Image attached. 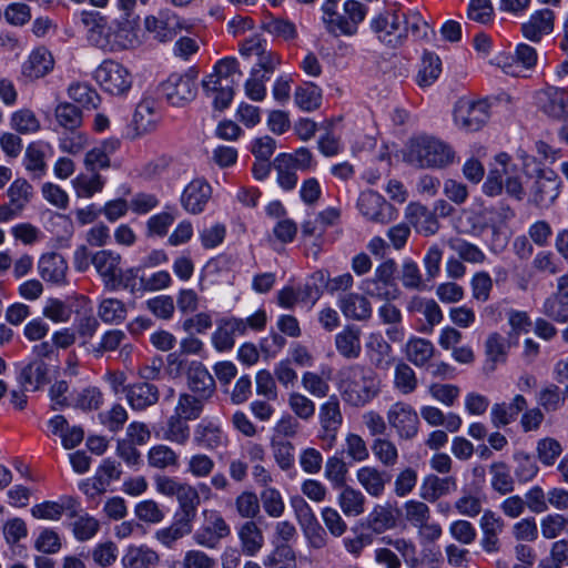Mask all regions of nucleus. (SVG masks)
I'll use <instances>...</instances> for the list:
<instances>
[{"mask_svg":"<svg viewBox=\"0 0 568 568\" xmlns=\"http://www.w3.org/2000/svg\"><path fill=\"white\" fill-rule=\"evenodd\" d=\"M369 29L383 45L397 49L412 34L415 39L427 37L429 26L416 11L405 10L399 2H386L369 20Z\"/></svg>","mask_w":568,"mask_h":568,"instance_id":"1","label":"nucleus"},{"mask_svg":"<svg viewBox=\"0 0 568 568\" xmlns=\"http://www.w3.org/2000/svg\"><path fill=\"white\" fill-rule=\"evenodd\" d=\"M379 384L376 373L361 364L349 365L339 372L342 399L353 407H363L374 399L381 390Z\"/></svg>","mask_w":568,"mask_h":568,"instance_id":"2","label":"nucleus"},{"mask_svg":"<svg viewBox=\"0 0 568 568\" xmlns=\"http://www.w3.org/2000/svg\"><path fill=\"white\" fill-rule=\"evenodd\" d=\"M455 153L446 143L430 136L413 139L407 160L419 168H443L454 161Z\"/></svg>","mask_w":568,"mask_h":568,"instance_id":"3","label":"nucleus"},{"mask_svg":"<svg viewBox=\"0 0 568 568\" xmlns=\"http://www.w3.org/2000/svg\"><path fill=\"white\" fill-rule=\"evenodd\" d=\"M495 160L497 166L489 171L483 185L484 192L489 196H495L500 194L505 187L507 194L521 200L525 191L520 179L513 175L514 168L510 165V156L507 153H499Z\"/></svg>","mask_w":568,"mask_h":568,"instance_id":"4","label":"nucleus"},{"mask_svg":"<svg viewBox=\"0 0 568 568\" xmlns=\"http://www.w3.org/2000/svg\"><path fill=\"white\" fill-rule=\"evenodd\" d=\"M94 79L104 92L114 97L126 95L133 84L130 70L113 60H104L95 69Z\"/></svg>","mask_w":568,"mask_h":568,"instance_id":"5","label":"nucleus"},{"mask_svg":"<svg viewBox=\"0 0 568 568\" xmlns=\"http://www.w3.org/2000/svg\"><path fill=\"white\" fill-rule=\"evenodd\" d=\"M344 14L337 11L333 17L324 22V27L328 33L334 37L355 36L358 26L365 20L368 8L357 0H346L343 4Z\"/></svg>","mask_w":568,"mask_h":568,"instance_id":"6","label":"nucleus"},{"mask_svg":"<svg viewBox=\"0 0 568 568\" xmlns=\"http://www.w3.org/2000/svg\"><path fill=\"white\" fill-rule=\"evenodd\" d=\"M382 542H384L386 547H377L374 550V560L377 565L384 568H400L402 560L393 549L398 551L410 567H414L418 562L416 557L417 548L412 540L406 538L393 539L390 537H383Z\"/></svg>","mask_w":568,"mask_h":568,"instance_id":"7","label":"nucleus"},{"mask_svg":"<svg viewBox=\"0 0 568 568\" xmlns=\"http://www.w3.org/2000/svg\"><path fill=\"white\" fill-rule=\"evenodd\" d=\"M231 535V527L220 511L215 509L203 510V524L194 532V541L204 548L214 549L220 541Z\"/></svg>","mask_w":568,"mask_h":568,"instance_id":"8","label":"nucleus"},{"mask_svg":"<svg viewBox=\"0 0 568 568\" xmlns=\"http://www.w3.org/2000/svg\"><path fill=\"white\" fill-rule=\"evenodd\" d=\"M161 88L170 104L182 106L191 102L196 95V74L193 71L183 74L172 73L162 83Z\"/></svg>","mask_w":568,"mask_h":568,"instance_id":"9","label":"nucleus"},{"mask_svg":"<svg viewBox=\"0 0 568 568\" xmlns=\"http://www.w3.org/2000/svg\"><path fill=\"white\" fill-rule=\"evenodd\" d=\"M387 422L395 429L399 439L410 440L419 432L418 414L410 404L405 402H397L389 407Z\"/></svg>","mask_w":568,"mask_h":568,"instance_id":"10","label":"nucleus"},{"mask_svg":"<svg viewBox=\"0 0 568 568\" xmlns=\"http://www.w3.org/2000/svg\"><path fill=\"white\" fill-rule=\"evenodd\" d=\"M144 27L153 38L160 42L171 41L179 32L187 29L189 24L175 12L164 9L156 16H148L144 20Z\"/></svg>","mask_w":568,"mask_h":568,"instance_id":"11","label":"nucleus"},{"mask_svg":"<svg viewBox=\"0 0 568 568\" xmlns=\"http://www.w3.org/2000/svg\"><path fill=\"white\" fill-rule=\"evenodd\" d=\"M560 179L551 170H538V174L529 187V202L539 209H549L560 193Z\"/></svg>","mask_w":568,"mask_h":568,"instance_id":"12","label":"nucleus"},{"mask_svg":"<svg viewBox=\"0 0 568 568\" xmlns=\"http://www.w3.org/2000/svg\"><path fill=\"white\" fill-rule=\"evenodd\" d=\"M318 419L321 425L318 438L324 443L326 448L331 449L336 443L337 433L343 424L341 404L336 395L329 396L328 399L320 406Z\"/></svg>","mask_w":568,"mask_h":568,"instance_id":"13","label":"nucleus"},{"mask_svg":"<svg viewBox=\"0 0 568 568\" xmlns=\"http://www.w3.org/2000/svg\"><path fill=\"white\" fill-rule=\"evenodd\" d=\"M489 119L486 101H459L454 111L455 124L465 131H478Z\"/></svg>","mask_w":568,"mask_h":568,"instance_id":"14","label":"nucleus"},{"mask_svg":"<svg viewBox=\"0 0 568 568\" xmlns=\"http://www.w3.org/2000/svg\"><path fill=\"white\" fill-rule=\"evenodd\" d=\"M357 207L363 216L373 222L386 224L395 219V209L375 191L362 192Z\"/></svg>","mask_w":568,"mask_h":568,"instance_id":"15","label":"nucleus"},{"mask_svg":"<svg viewBox=\"0 0 568 568\" xmlns=\"http://www.w3.org/2000/svg\"><path fill=\"white\" fill-rule=\"evenodd\" d=\"M506 523L500 515L491 509H485L479 519L481 530L480 546L487 554L500 550L499 536L504 532Z\"/></svg>","mask_w":568,"mask_h":568,"instance_id":"16","label":"nucleus"},{"mask_svg":"<svg viewBox=\"0 0 568 568\" xmlns=\"http://www.w3.org/2000/svg\"><path fill=\"white\" fill-rule=\"evenodd\" d=\"M80 21L83 24L88 40L95 47L110 51L111 26L100 12L82 11Z\"/></svg>","mask_w":568,"mask_h":568,"instance_id":"17","label":"nucleus"},{"mask_svg":"<svg viewBox=\"0 0 568 568\" xmlns=\"http://www.w3.org/2000/svg\"><path fill=\"white\" fill-rule=\"evenodd\" d=\"M54 58L45 47L34 48L21 65V74L30 81L48 75L54 69Z\"/></svg>","mask_w":568,"mask_h":568,"instance_id":"18","label":"nucleus"},{"mask_svg":"<svg viewBox=\"0 0 568 568\" xmlns=\"http://www.w3.org/2000/svg\"><path fill=\"white\" fill-rule=\"evenodd\" d=\"M125 399L134 412H144L160 399L159 387L148 382H136L124 388Z\"/></svg>","mask_w":568,"mask_h":568,"instance_id":"19","label":"nucleus"},{"mask_svg":"<svg viewBox=\"0 0 568 568\" xmlns=\"http://www.w3.org/2000/svg\"><path fill=\"white\" fill-rule=\"evenodd\" d=\"M246 334V323L242 318L230 317L220 321L212 334V344L219 352H227L234 347L235 338Z\"/></svg>","mask_w":568,"mask_h":568,"instance_id":"20","label":"nucleus"},{"mask_svg":"<svg viewBox=\"0 0 568 568\" xmlns=\"http://www.w3.org/2000/svg\"><path fill=\"white\" fill-rule=\"evenodd\" d=\"M121 142L116 138H109L99 142L89 150L83 159V164L89 172H99L109 169L110 158L120 149Z\"/></svg>","mask_w":568,"mask_h":568,"instance_id":"21","label":"nucleus"},{"mask_svg":"<svg viewBox=\"0 0 568 568\" xmlns=\"http://www.w3.org/2000/svg\"><path fill=\"white\" fill-rule=\"evenodd\" d=\"M211 196V185L204 179H194L185 186L181 202L189 213L199 214L204 211Z\"/></svg>","mask_w":568,"mask_h":568,"instance_id":"22","label":"nucleus"},{"mask_svg":"<svg viewBox=\"0 0 568 568\" xmlns=\"http://www.w3.org/2000/svg\"><path fill=\"white\" fill-rule=\"evenodd\" d=\"M555 27V12L550 9L535 11L528 21L521 24L523 36L532 41L539 42L544 36L550 34Z\"/></svg>","mask_w":568,"mask_h":568,"instance_id":"23","label":"nucleus"},{"mask_svg":"<svg viewBox=\"0 0 568 568\" xmlns=\"http://www.w3.org/2000/svg\"><path fill=\"white\" fill-rule=\"evenodd\" d=\"M193 443L200 448L215 450L224 447L227 438L220 425L212 420H202L194 428Z\"/></svg>","mask_w":568,"mask_h":568,"instance_id":"24","label":"nucleus"},{"mask_svg":"<svg viewBox=\"0 0 568 568\" xmlns=\"http://www.w3.org/2000/svg\"><path fill=\"white\" fill-rule=\"evenodd\" d=\"M456 490L457 478L455 476L439 477L429 474L423 479L420 485V497L428 503H435Z\"/></svg>","mask_w":568,"mask_h":568,"instance_id":"25","label":"nucleus"},{"mask_svg":"<svg viewBox=\"0 0 568 568\" xmlns=\"http://www.w3.org/2000/svg\"><path fill=\"white\" fill-rule=\"evenodd\" d=\"M187 386L194 394L211 398L215 393V381L200 362H192L186 372Z\"/></svg>","mask_w":568,"mask_h":568,"instance_id":"26","label":"nucleus"},{"mask_svg":"<svg viewBox=\"0 0 568 568\" xmlns=\"http://www.w3.org/2000/svg\"><path fill=\"white\" fill-rule=\"evenodd\" d=\"M241 77L242 71L239 61L235 58L227 57L215 63L213 72L203 81V88H216L215 85L220 83H229L233 87Z\"/></svg>","mask_w":568,"mask_h":568,"instance_id":"27","label":"nucleus"},{"mask_svg":"<svg viewBox=\"0 0 568 568\" xmlns=\"http://www.w3.org/2000/svg\"><path fill=\"white\" fill-rule=\"evenodd\" d=\"M135 19L121 18L110 23L111 43L110 51L116 52L129 49L136 43Z\"/></svg>","mask_w":568,"mask_h":568,"instance_id":"28","label":"nucleus"},{"mask_svg":"<svg viewBox=\"0 0 568 568\" xmlns=\"http://www.w3.org/2000/svg\"><path fill=\"white\" fill-rule=\"evenodd\" d=\"M528 406L526 398L517 394L510 403H496L490 410L491 423L500 428L515 422L518 415Z\"/></svg>","mask_w":568,"mask_h":568,"instance_id":"29","label":"nucleus"},{"mask_svg":"<svg viewBox=\"0 0 568 568\" xmlns=\"http://www.w3.org/2000/svg\"><path fill=\"white\" fill-rule=\"evenodd\" d=\"M338 307L348 320L365 322L372 317L371 302L358 293L342 295L338 300Z\"/></svg>","mask_w":568,"mask_h":568,"instance_id":"30","label":"nucleus"},{"mask_svg":"<svg viewBox=\"0 0 568 568\" xmlns=\"http://www.w3.org/2000/svg\"><path fill=\"white\" fill-rule=\"evenodd\" d=\"M405 217L418 233L425 236L437 232L439 224L432 211L419 203H410L405 210Z\"/></svg>","mask_w":568,"mask_h":568,"instance_id":"31","label":"nucleus"},{"mask_svg":"<svg viewBox=\"0 0 568 568\" xmlns=\"http://www.w3.org/2000/svg\"><path fill=\"white\" fill-rule=\"evenodd\" d=\"M408 313H420L425 316L426 324L423 332L430 333L434 326L443 321V311L436 301L432 298H424L420 296H413L407 304Z\"/></svg>","mask_w":568,"mask_h":568,"instance_id":"32","label":"nucleus"},{"mask_svg":"<svg viewBox=\"0 0 568 568\" xmlns=\"http://www.w3.org/2000/svg\"><path fill=\"white\" fill-rule=\"evenodd\" d=\"M237 537L245 556H256L264 546L263 531L254 520L244 521L237 529Z\"/></svg>","mask_w":568,"mask_h":568,"instance_id":"33","label":"nucleus"},{"mask_svg":"<svg viewBox=\"0 0 568 568\" xmlns=\"http://www.w3.org/2000/svg\"><path fill=\"white\" fill-rule=\"evenodd\" d=\"M335 347L346 359H356L362 353L361 329L354 325L345 326L335 335Z\"/></svg>","mask_w":568,"mask_h":568,"instance_id":"34","label":"nucleus"},{"mask_svg":"<svg viewBox=\"0 0 568 568\" xmlns=\"http://www.w3.org/2000/svg\"><path fill=\"white\" fill-rule=\"evenodd\" d=\"M484 347L486 365L490 371H495L497 365L507 362L510 342L501 334L497 332L490 333L485 341Z\"/></svg>","mask_w":568,"mask_h":568,"instance_id":"35","label":"nucleus"},{"mask_svg":"<svg viewBox=\"0 0 568 568\" xmlns=\"http://www.w3.org/2000/svg\"><path fill=\"white\" fill-rule=\"evenodd\" d=\"M193 529V521L174 515L172 524L168 527L158 529L154 538L165 548H173L175 544L183 537L190 535Z\"/></svg>","mask_w":568,"mask_h":568,"instance_id":"36","label":"nucleus"},{"mask_svg":"<svg viewBox=\"0 0 568 568\" xmlns=\"http://www.w3.org/2000/svg\"><path fill=\"white\" fill-rule=\"evenodd\" d=\"M123 568H156L160 555L148 546H131L122 559Z\"/></svg>","mask_w":568,"mask_h":568,"instance_id":"37","label":"nucleus"},{"mask_svg":"<svg viewBox=\"0 0 568 568\" xmlns=\"http://www.w3.org/2000/svg\"><path fill=\"white\" fill-rule=\"evenodd\" d=\"M67 271L65 258L55 251L44 253L39 261V272L45 281L61 283L65 278Z\"/></svg>","mask_w":568,"mask_h":568,"instance_id":"38","label":"nucleus"},{"mask_svg":"<svg viewBox=\"0 0 568 568\" xmlns=\"http://www.w3.org/2000/svg\"><path fill=\"white\" fill-rule=\"evenodd\" d=\"M121 256L115 251H97L92 255V264L103 277L105 285L119 282V267Z\"/></svg>","mask_w":568,"mask_h":568,"instance_id":"39","label":"nucleus"},{"mask_svg":"<svg viewBox=\"0 0 568 568\" xmlns=\"http://www.w3.org/2000/svg\"><path fill=\"white\" fill-rule=\"evenodd\" d=\"M542 94L546 99L542 111L556 120H567L568 92L561 88L548 87Z\"/></svg>","mask_w":568,"mask_h":568,"instance_id":"40","label":"nucleus"},{"mask_svg":"<svg viewBox=\"0 0 568 568\" xmlns=\"http://www.w3.org/2000/svg\"><path fill=\"white\" fill-rule=\"evenodd\" d=\"M49 372L44 361L34 358L21 369L19 381L26 389L37 390L49 382Z\"/></svg>","mask_w":568,"mask_h":568,"instance_id":"41","label":"nucleus"},{"mask_svg":"<svg viewBox=\"0 0 568 568\" xmlns=\"http://www.w3.org/2000/svg\"><path fill=\"white\" fill-rule=\"evenodd\" d=\"M356 478L362 487L372 497H379L384 494L389 476L373 466H364L356 473Z\"/></svg>","mask_w":568,"mask_h":568,"instance_id":"42","label":"nucleus"},{"mask_svg":"<svg viewBox=\"0 0 568 568\" xmlns=\"http://www.w3.org/2000/svg\"><path fill=\"white\" fill-rule=\"evenodd\" d=\"M209 398L194 393L183 392L179 394L174 407V414L192 422L201 417Z\"/></svg>","mask_w":568,"mask_h":568,"instance_id":"43","label":"nucleus"},{"mask_svg":"<svg viewBox=\"0 0 568 568\" xmlns=\"http://www.w3.org/2000/svg\"><path fill=\"white\" fill-rule=\"evenodd\" d=\"M490 487L499 495H508L515 490V479L510 467L503 460L493 462L489 467Z\"/></svg>","mask_w":568,"mask_h":568,"instance_id":"44","label":"nucleus"},{"mask_svg":"<svg viewBox=\"0 0 568 568\" xmlns=\"http://www.w3.org/2000/svg\"><path fill=\"white\" fill-rule=\"evenodd\" d=\"M90 173H80L71 181L75 196L79 199H91L94 194L101 193L105 186L104 176L99 172Z\"/></svg>","mask_w":568,"mask_h":568,"instance_id":"45","label":"nucleus"},{"mask_svg":"<svg viewBox=\"0 0 568 568\" xmlns=\"http://www.w3.org/2000/svg\"><path fill=\"white\" fill-rule=\"evenodd\" d=\"M175 497L179 503V510L175 515L194 521L197 507L201 503L197 489L191 484L183 481Z\"/></svg>","mask_w":568,"mask_h":568,"instance_id":"46","label":"nucleus"},{"mask_svg":"<svg viewBox=\"0 0 568 568\" xmlns=\"http://www.w3.org/2000/svg\"><path fill=\"white\" fill-rule=\"evenodd\" d=\"M433 343L422 337H410L405 345L406 358L417 367L425 366L434 356Z\"/></svg>","mask_w":568,"mask_h":568,"instance_id":"47","label":"nucleus"},{"mask_svg":"<svg viewBox=\"0 0 568 568\" xmlns=\"http://www.w3.org/2000/svg\"><path fill=\"white\" fill-rule=\"evenodd\" d=\"M338 495V505L347 517H357L365 511L366 497L364 494L351 486L342 487Z\"/></svg>","mask_w":568,"mask_h":568,"instance_id":"48","label":"nucleus"},{"mask_svg":"<svg viewBox=\"0 0 568 568\" xmlns=\"http://www.w3.org/2000/svg\"><path fill=\"white\" fill-rule=\"evenodd\" d=\"M148 464L152 468L160 470L166 468H179L180 456L168 445L159 444L151 447L148 452Z\"/></svg>","mask_w":568,"mask_h":568,"instance_id":"49","label":"nucleus"},{"mask_svg":"<svg viewBox=\"0 0 568 568\" xmlns=\"http://www.w3.org/2000/svg\"><path fill=\"white\" fill-rule=\"evenodd\" d=\"M322 89L313 82H305L294 92L295 104L305 112L317 110L322 104Z\"/></svg>","mask_w":568,"mask_h":568,"instance_id":"50","label":"nucleus"},{"mask_svg":"<svg viewBox=\"0 0 568 568\" xmlns=\"http://www.w3.org/2000/svg\"><path fill=\"white\" fill-rule=\"evenodd\" d=\"M70 527L78 541H88L92 539L100 530V521L88 513L72 515Z\"/></svg>","mask_w":568,"mask_h":568,"instance_id":"51","label":"nucleus"},{"mask_svg":"<svg viewBox=\"0 0 568 568\" xmlns=\"http://www.w3.org/2000/svg\"><path fill=\"white\" fill-rule=\"evenodd\" d=\"M187 419L172 414L165 424L163 438L180 446H184L191 437V428Z\"/></svg>","mask_w":568,"mask_h":568,"instance_id":"52","label":"nucleus"},{"mask_svg":"<svg viewBox=\"0 0 568 568\" xmlns=\"http://www.w3.org/2000/svg\"><path fill=\"white\" fill-rule=\"evenodd\" d=\"M98 316L105 324L118 325L126 320L128 307L118 298H104L98 306Z\"/></svg>","mask_w":568,"mask_h":568,"instance_id":"53","label":"nucleus"},{"mask_svg":"<svg viewBox=\"0 0 568 568\" xmlns=\"http://www.w3.org/2000/svg\"><path fill=\"white\" fill-rule=\"evenodd\" d=\"M287 406L292 413L291 415L305 423L312 420L316 413L313 399L296 390L288 393Z\"/></svg>","mask_w":568,"mask_h":568,"instance_id":"54","label":"nucleus"},{"mask_svg":"<svg viewBox=\"0 0 568 568\" xmlns=\"http://www.w3.org/2000/svg\"><path fill=\"white\" fill-rule=\"evenodd\" d=\"M159 121V115L155 111V103L152 100H142L134 112L133 122L135 129L141 133L152 131Z\"/></svg>","mask_w":568,"mask_h":568,"instance_id":"55","label":"nucleus"},{"mask_svg":"<svg viewBox=\"0 0 568 568\" xmlns=\"http://www.w3.org/2000/svg\"><path fill=\"white\" fill-rule=\"evenodd\" d=\"M270 446L274 460L282 470L287 471L293 468L295 464V447L290 440L271 437Z\"/></svg>","mask_w":568,"mask_h":568,"instance_id":"56","label":"nucleus"},{"mask_svg":"<svg viewBox=\"0 0 568 568\" xmlns=\"http://www.w3.org/2000/svg\"><path fill=\"white\" fill-rule=\"evenodd\" d=\"M363 290L368 296L386 302L398 298L400 294L395 282H385L375 278L366 280L363 284Z\"/></svg>","mask_w":568,"mask_h":568,"instance_id":"57","label":"nucleus"},{"mask_svg":"<svg viewBox=\"0 0 568 568\" xmlns=\"http://www.w3.org/2000/svg\"><path fill=\"white\" fill-rule=\"evenodd\" d=\"M394 387L402 395H409L418 387V379L415 371L404 362H399L394 371Z\"/></svg>","mask_w":568,"mask_h":568,"instance_id":"58","label":"nucleus"},{"mask_svg":"<svg viewBox=\"0 0 568 568\" xmlns=\"http://www.w3.org/2000/svg\"><path fill=\"white\" fill-rule=\"evenodd\" d=\"M54 116L58 124L68 130H77L82 125V112L72 103L63 102L57 105Z\"/></svg>","mask_w":568,"mask_h":568,"instance_id":"59","label":"nucleus"},{"mask_svg":"<svg viewBox=\"0 0 568 568\" xmlns=\"http://www.w3.org/2000/svg\"><path fill=\"white\" fill-rule=\"evenodd\" d=\"M68 94L70 99L87 109H97L101 100L99 93L88 83L70 84Z\"/></svg>","mask_w":568,"mask_h":568,"instance_id":"60","label":"nucleus"},{"mask_svg":"<svg viewBox=\"0 0 568 568\" xmlns=\"http://www.w3.org/2000/svg\"><path fill=\"white\" fill-rule=\"evenodd\" d=\"M10 125L21 134H31L40 130V120L30 109H20L12 113Z\"/></svg>","mask_w":568,"mask_h":568,"instance_id":"61","label":"nucleus"},{"mask_svg":"<svg viewBox=\"0 0 568 568\" xmlns=\"http://www.w3.org/2000/svg\"><path fill=\"white\" fill-rule=\"evenodd\" d=\"M442 72V61L434 53H425L422 61V68L417 74V83L419 87L432 85Z\"/></svg>","mask_w":568,"mask_h":568,"instance_id":"62","label":"nucleus"},{"mask_svg":"<svg viewBox=\"0 0 568 568\" xmlns=\"http://www.w3.org/2000/svg\"><path fill=\"white\" fill-rule=\"evenodd\" d=\"M536 399L541 410L547 413L557 412L565 404V397L556 384H548L542 387Z\"/></svg>","mask_w":568,"mask_h":568,"instance_id":"63","label":"nucleus"},{"mask_svg":"<svg viewBox=\"0 0 568 568\" xmlns=\"http://www.w3.org/2000/svg\"><path fill=\"white\" fill-rule=\"evenodd\" d=\"M266 568H297L295 551L286 544L278 545L265 558Z\"/></svg>","mask_w":568,"mask_h":568,"instance_id":"64","label":"nucleus"}]
</instances>
